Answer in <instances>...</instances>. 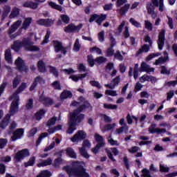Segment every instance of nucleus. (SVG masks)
I'll return each mask as SVG.
<instances>
[{"instance_id": "aec40b11", "label": "nucleus", "mask_w": 177, "mask_h": 177, "mask_svg": "<svg viewBox=\"0 0 177 177\" xmlns=\"http://www.w3.org/2000/svg\"><path fill=\"white\" fill-rule=\"evenodd\" d=\"M37 24H39V26H45L46 27H50V26H52V24H53L54 21L52 19H39L37 21Z\"/></svg>"}, {"instance_id": "dca6fc26", "label": "nucleus", "mask_w": 177, "mask_h": 177, "mask_svg": "<svg viewBox=\"0 0 177 177\" xmlns=\"http://www.w3.org/2000/svg\"><path fill=\"white\" fill-rule=\"evenodd\" d=\"M106 151L109 158L113 162L115 161V159H114V156H113H113H118V154H120V151L115 147L111 148V150L106 149Z\"/></svg>"}, {"instance_id": "39448f33", "label": "nucleus", "mask_w": 177, "mask_h": 177, "mask_svg": "<svg viewBox=\"0 0 177 177\" xmlns=\"http://www.w3.org/2000/svg\"><path fill=\"white\" fill-rule=\"evenodd\" d=\"M22 23L23 22L21 20H18L11 25V27L8 30V35L10 38L13 39L21 35V31H23L22 28H21L17 32L16 31L17 30V28L21 26Z\"/></svg>"}, {"instance_id": "4d7b16f0", "label": "nucleus", "mask_w": 177, "mask_h": 177, "mask_svg": "<svg viewBox=\"0 0 177 177\" xmlns=\"http://www.w3.org/2000/svg\"><path fill=\"white\" fill-rule=\"evenodd\" d=\"M53 87L54 89H57V91H62V86H60V82L58 81L54 82L53 84Z\"/></svg>"}, {"instance_id": "b1692460", "label": "nucleus", "mask_w": 177, "mask_h": 177, "mask_svg": "<svg viewBox=\"0 0 177 177\" xmlns=\"http://www.w3.org/2000/svg\"><path fill=\"white\" fill-rule=\"evenodd\" d=\"M163 55L165 57H160L158 59H157L155 62V64L156 66H158V64H161V63H165V62H167L168 60V53L167 51H165L163 53Z\"/></svg>"}, {"instance_id": "5fc2aeb1", "label": "nucleus", "mask_w": 177, "mask_h": 177, "mask_svg": "<svg viewBox=\"0 0 177 177\" xmlns=\"http://www.w3.org/2000/svg\"><path fill=\"white\" fill-rule=\"evenodd\" d=\"M145 28H147V30H149V31H151L153 30V24H151V21H145Z\"/></svg>"}, {"instance_id": "423d86ee", "label": "nucleus", "mask_w": 177, "mask_h": 177, "mask_svg": "<svg viewBox=\"0 0 177 177\" xmlns=\"http://www.w3.org/2000/svg\"><path fill=\"white\" fill-rule=\"evenodd\" d=\"M107 59L104 57H98L95 59H93V56L88 55L87 57V62L90 66V67H93L95 66V63L96 64H103V63H106Z\"/></svg>"}, {"instance_id": "e2e57ef3", "label": "nucleus", "mask_w": 177, "mask_h": 177, "mask_svg": "<svg viewBox=\"0 0 177 177\" xmlns=\"http://www.w3.org/2000/svg\"><path fill=\"white\" fill-rule=\"evenodd\" d=\"M47 136H48V133H41L37 141V145H39V143L42 142V139H44V138H46Z\"/></svg>"}, {"instance_id": "c85d7f7f", "label": "nucleus", "mask_w": 177, "mask_h": 177, "mask_svg": "<svg viewBox=\"0 0 177 177\" xmlns=\"http://www.w3.org/2000/svg\"><path fill=\"white\" fill-rule=\"evenodd\" d=\"M39 100L42 102V103L46 104V106H50L51 104H53V100H52V99L46 98L44 96L40 97Z\"/></svg>"}, {"instance_id": "37998d69", "label": "nucleus", "mask_w": 177, "mask_h": 177, "mask_svg": "<svg viewBox=\"0 0 177 177\" xmlns=\"http://www.w3.org/2000/svg\"><path fill=\"white\" fill-rule=\"evenodd\" d=\"M153 77L149 76L147 75H144L140 78V82H146V81H152Z\"/></svg>"}, {"instance_id": "4468645a", "label": "nucleus", "mask_w": 177, "mask_h": 177, "mask_svg": "<svg viewBox=\"0 0 177 177\" xmlns=\"http://www.w3.org/2000/svg\"><path fill=\"white\" fill-rule=\"evenodd\" d=\"M82 28V24H80L77 26L74 24H70L64 28L65 32H77Z\"/></svg>"}, {"instance_id": "58836bf2", "label": "nucleus", "mask_w": 177, "mask_h": 177, "mask_svg": "<svg viewBox=\"0 0 177 177\" xmlns=\"http://www.w3.org/2000/svg\"><path fill=\"white\" fill-rule=\"evenodd\" d=\"M115 124H109L106 126L104 127V129L102 128V127H100L101 131L102 132L104 133L106 132V131H111V129H113V128H114L115 127Z\"/></svg>"}, {"instance_id": "13d9d810", "label": "nucleus", "mask_w": 177, "mask_h": 177, "mask_svg": "<svg viewBox=\"0 0 177 177\" xmlns=\"http://www.w3.org/2000/svg\"><path fill=\"white\" fill-rule=\"evenodd\" d=\"M80 48H81L80 40L77 39L73 46V50H75V52H78V50H80Z\"/></svg>"}, {"instance_id": "6e6d98bb", "label": "nucleus", "mask_w": 177, "mask_h": 177, "mask_svg": "<svg viewBox=\"0 0 177 177\" xmlns=\"http://www.w3.org/2000/svg\"><path fill=\"white\" fill-rule=\"evenodd\" d=\"M35 162V157L32 156L29 159L27 163H25V166L26 167L32 166L34 165Z\"/></svg>"}, {"instance_id": "f704fd0d", "label": "nucleus", "mask_w": 177, "mask_h": 177, "mask_svg": "<svg viewBox=\"0 0 177 177\" xmlns=\"http://www.w3.org/2000/svg\"><path fill=\"white\" fill-rule=\"evenodd\" d=\"M50 164H52V159L48 158L37 164V167L41 168V167H46L48 165H50Z\"/></svg>"}, {"instance_id": "052dcab7", "label": "nucleus", "mask_w": 177, "mask_h": 177, "mask_svg": "<svg viewBox=\"0 0 177 177\" xmlns=\"http://www.w3.org/2000/svg\"><path fill=\"white\" fill-rule=\"evenodd\" d=\"M160 172H169V167H168L162 164H160Z\"/></svg>"}, {"instance_id": "393cba45", "label": "nucleus", "mask_w": 177, "mask_h": 177, "mask_svg": "<svg viewBox=\"0 0 177 177\" xmlns=\"http://www.w3.org/2000/svg\"><path fill=\"white\" fill-rule=\"evenodd\" d=\"M70 97H73V93L71 91L68 90H64L60 95L61 100H64L66 99H68Z\"/></svg>"}, {"instance_id": "c756f323", "label": "nucleus", "mask_w": 177, "mask_h": 177, "mask_svg": "<svg viewBox=\"0 0 177 177\" xmlns=\"http://www.w3.org/2000/svg\"><path fill=\"white\" fill-rule=\"evenodd\" d=\"M19 13H20V10L17 8V7L13 8L9 15V19H15V17H17Z\"/></svg>"}, {"instance_id": "bb28decb", "label": "nucleus", "mask_w": 177, "mask_h": 177, "mask_svg": "<svg viewBox=\"0 0 177 177\" xmlns=\"http://www.w3.org/2000/svg\"><path fill=\"white\" fill-rule=\"evenodd\" d=\"M86 77V74H79V75H72L69 78L74 81V82H78L80 80H84Z\"/></svg>"}, {"instance_id": "c03bdc74", "label": "nucleus", "mask_w": 177, "mask_h": 177, "mask_svg": "<svg viewBox=\"0 0 177 177\" xmlns=\"http://www.w3.org/2000/svg\"><path fill=\"white\" fill-rule=\"evenodd\" d=\"M37 132H38V129H37L36 127H33L28 131V137L32 138V136H35V133H37Z\"/></svg>"}, {"instance_id": "f8f14e48", "label": "nucleus", "mask_w": 177, "mask_h": 177, "mask_svg": "<svg viewBox=\"0 0 177 177\" xmlns=\"http://www.w3.org/2000/svg\"><path fill=\"white\" fill-rule=\"evenodd\" d=\"M15 65L17 66V68L19 71H24V73H27V71H28V67L24 64V61H23L20 57H18V59L15 60Z\"/></svg>"}, {"instance_id": "7c9ffc66", "label": "nucleus", "mask_w": 177, "mask_h": 177, "mask_svg": "<svg viewBox=\"0 0 177 177\" xmlns=\"http://www.w3.org/2000/svg\"><path fill=\"white\" fill-rule=\"evenodd\" d=\"M10 120V115L8 114L4 119L2 120V122L0 124L1 128H6L8 125L9 124V121Z\"/></svg>"}, {"instance_id": "a878e982", "label": "nucleus", "mask_w": 177, "mask_h": 177, "mask_svg": "<svg viewBox=\"0 0 177 177\" xmlns=\"http://www.w3.org/2000/svg\"><path fill=\"white\" fill-rule=\"evenodd\" d=\"M31 23H32V18L31 17L26 18L22 24V27H21L22 30H28Z\"/></svg>"}, {"instance_id": "f3484780", "label": "nucleus", "mask_w": 177, "mask_h": 177, "mask_svg": "<svg viewBox=\"0 0 177 177\" xmlns=\"http://www.w3.org/2000/svg\"><path fill=\"white\" fill-rule=\"evenodd\" d=\"M156 127H157V124H152L149 129V133H158V135H160L161 133H165V132L167 131L165 129H160V128H157Z\"/></svg>"}, {"instance_id": "49530a36", "label": "nucleus", "mask_w": 177, "mask_h": 177, "mask_svg": "<svg viewBox=\"0 0 177 177\" xmlns=\"http://www.w3.org/2000/svg\"><path fill=\"white\" fill-rule=\"evenodd\" d=\"M60 19L63 23H65V24H68V23H70V17L66 15H61Z\"/></svg>"}, {"instance_id": "4be33fe9", "label": "nucleus", "mask_w": 177, "mask_h": 177, "mask_svg": "<svg viewBox=\"0 0 177 177\" xmlns=\"http://www.w3.org/2000/svg\"><path fill=\"white\" fill-rule=\"evenodd\" d=\"M48 4L49 6H50V8H53V9H56V10H59V12H61V13L66 12V11L63 10V8L61 6L57 5L53 1H48Z\"/></svg>"}, {"instance_id": "9d476101", "label": "nucleus", "mask_w": 177, "mask_h": 177, "mask_svg": "<svg viewBox=\"0 0 177 177\" xmlns=\"http://www.w3.org/2000/svg\"><path fill=\"white\" fill-rule=\"evenodd\" d=\"M84 139H86V133L83 130H80L71 138V140L73 143H78Z\"/></svg>"}, {"instance_id": "a18cd8bd", "label": "nucleus", "mask_w": 177, "mask_h": 177, "mask_svg": "<svg viewBox=\"0 0 177 177\" xmlns=\"http://www.w3.org/2000/svg\"><path fill=\"white\" fill-rule=\"evenodd\" d=\"M129 21L132 24V26H134V27H136L137 28L142 27V25H140V23L138 22V21L135 20V19L133 18H131L129 19Z\"/></svg>"}, {"instance_id": "a19ab883", "label": "nucleus", "mask_w": 177, "mask_h": 177, "mask_svg": "<svg viewBox=\"0 0 177 177\" xmlns=\"http://www.w3.org/2000/svg\"><path fill=\"white\" fill-rule=\"evenodd\" d=\"M107 140L111 146H120V143H118V141L114 140V139L111 138V136H110L107 138Z\"/></svg>"}, {"instance_id": "774afa93", "label": "nucleus", "mask_w": 177, "mask_h": 177, "mask_svg": "<svg viewBox=\"0 0 177 177\" xmlns=\"http://www.w3.org/2000/svg\"><path fill=\"white\" fill-rule=\"evenodd\" d=\"M7 143L8 140L6 139H0V149H3Z\"/></svg>"}, {"instance_id": "e433bc0d", "label": "nucleus", "mask_w": 177, "mask_h": 177, "mask_svg": "<svg viewBox=\"0 0 177 177\" xmlns=\"http://www.w3.org/2000/svg\"><path fill=\"white\" fill-rule=\"evenodd\" d=\"M149 50H150V47L147 44H145L138 50L137 55H141V53H143L144 52L147 53Z\"/></svg>"}, {"instance_id": "2f4dec72", "label": "nucleus", "mask_w": 177, "mask_h": 177, "mask_svg": "<svg viewBox=\"0 0 177 177\" xmlns=\"http://www.w3.org/2000/svg\"><path fill=\"white\" fill-rule=\"evenodd\" d=\"M24 8H30V9H37L38 3L32 1H26L24 3Z\"/></svg>"}, {"instance_id": "de8ad7c7", "label": "nucleus", "mask_w": 177, "mask_h": 177, "mask_svg": "<svg viewBox=\"0 0 177 177\" xmlns=\"http://www.w3.org/2000/svg\"><path fill=\"white\" fill-rule=\"evenodd\" d=\"M104 109H108L109 110H115L118 106L116 104H104Z\"/></svg>"}, {"instance_id": "2eb2a0df", "label": "nucleus", "mask_w": 177, "mask_h": 177, "mask_svg": "<svg viewBox=\"0 0 177 177\" xmlns=\"http://www.w3.org/2000/svg\"><path fill=\"white\" fill-rule=\"evenodd\" d=\"M165 41V30H161L158 35V46L160 50H162Z\"/></svg>"}, {"instance_id": "680f3d73", "label": "nucleus", "mask_w": 177, "mask_h": 177, "mask_svg": "<svg viewBox=\"0 0 177 177\" xmlns=\"http://www.w3.org/2000/svg\"><path fill=\"white\" fill-rule=\"evenodd\" d=\"M129 9V4H126L123 8L120 9L121 15H125Z\"/></svg>"}, {"instance_id": "ddd939ff", "label": "nucleus", "mask_w": 177, "mask_h": 177, "mask_svg": "<svg viewBox=\"0 0 177 177\" xmlns=\"http://www.w3.org/2000/svg\"><path fill=\"white\" fill-rule=\"evenodd\" d=\"M53 46H54L55 52L56 53H59V52H61L62 55H66V53H67V50L65 48L63 47V46L62 45V42L60 41H53Z\"/></svg>"}, {"instance_id": "72a5a7b5", "label": "nucleus", "mask_w": 177, "mask_h": 177, "mask_svg": "<svg viewBox=\"0 0 177 177\" xmlns=\"http://www.w3.org/2000/svg\"><path fill=\"white\" fill-rule=\"evenodd\" d=\"M45 110L41 109L35 115V120H37V121H39V120H41L44 117V115H45Z\"/></svg>"}, {"instance_id": "9b49d317", "label": "nucleus", "mask_w": 177, "mask_h": 177, "mask_svg": "<svg viewBox=\"0 0 177 177\" xmlns=\"http://www.w3.org/2000/svg\"><path fill=\"white\" fill-rule=\"evenodd\" d=\"M95 139L96 142H97V145L95 148H93L91 149L92 152L94 153V154H97V153L99 151L100 149V147H104V141L103 140V137L102 136L95 133Z\"/></svg>"}, {"instance_id": "5701e85b", "label": "nucleus", "mask_w": 177, "mask_h": 177, "mask_svg": "<svg viewBox=\"0 0 177 177\" xmlns=\"http://www.w3.org/2000/svg\"><path fill=\"white\" fill-rule=\"evenodd\" d=\"M11 10H12V8L10 7V6H8V5L4 6L3 7L2 18L6 19V17H8Z\"/></svg>"}, {"instance_id": "603ef678", "label": "nucleus", "mask_w": 177, "mask_h": 177, "mask_svg": "<svg viewBox=\"0 0 177 177\" xmlns=\"http://www.w3.org/2000/svg\"><path fill=\"white\" fill-rule=\"evenodd\" d=\"M49 37H50V30H47V32L45 35L44 39L43 40L41 45H45V44H48Z\"/></svg>"}, {"instance_id": "f03ea898", "label": "nucleus", "mask_w": 177, "mask_h": 177, "mask_svg": "<svg viewBox=\"0 0 177 177\" xmlns=\"http://www.w3.org/2000/svg\"><path fill=\"white\" fill-rule=\"evenodd\" d=\"M85 109V105H81L77 111H75L72 113H71L70 119H69V128L67 130V133L71 135L73 132H74L76 129L75 125L76 122H81L84 118L85 115L81 113L82 110Z\"/></svg>"}, {"instance_id": "864d4df0", "label": "nucleus", "mask_w": 177, "mask_h": 177, "mask_svg": "<svg viewBox=\"0 0 177 177\" xmlns=\"http://www.w3.org/2000/svg\"><path fill=\"white\" fill-rule=\"evenodd\" d=\"M56 121H57V118L56 117L50 118L47 122V126L52 127V125H55V124H56Z\"/></svg>"}, {"instance_id": "09e8293b", "label": "nucleus", "mask_w": 177, "mask_h": 177, "mask_svg": "<svg viewBox=\"0 0 177 177\" xmlns=\"http://www.w3.org/2000/svg\"><path fill=\"white\" fill-rule=\"evenodd\" d=\"M158 6L159 8V12H163L165 10V6H164V0H159V3H158Z\"/></svg>"}, {"instance_id": "f257e3e1", "label": "nucleus", "mask_w": 177, "mask_h": 177, "mask_svg": "<svg viewBox=\"0 0 177 177\" xmlns=\"http://www.w3.org/2000/svg\"><path fill=\"white\" fill-rule=\"evenodd\" d=\"M32 38H34L35 41L37 39L35 35L30 33V37L24 39L22 42L20 41H15L12 46V49L15 52H19L20 48L24 46L25 49H27V50H30V52H37L39 50V48L32 45L34 44L32 41Z\"/></svg>"}, {"instance_id": "bf43d9fd", "label": "nucleus", "mask_w": 177, "mask_h": 177, "mask_svg": "<svg viewBox=\"0 0 177 177\" xmlns=\"http://www.w3.org/2000/svg\"><path fill=\"white\" fill-rule=\"evenodd\" d=\"M50 172L48 171H43L37 177H50Z\"/></svg>"}, {"instance_id": "473e14b6", "label": "nucleus", "mask_w": 177, "mask_h": 177, "mask_svg": "<svg viewBox=\"0 0 177 177\" xmlns=\"http://www.w3.org/2000/svg\"><path fill=\"white\" fill-rule=\"evenodd\" d=\"M37 67L39 68V71L41 73H45V71H46V66L45 65V62L42 60L37 62Z\"/></svg>"}, {"instance_id": "69168bd1", "label": "nucleus", "mask_w": 177, "mask_h": 177, "mask_svg": "<svg viewBox=\"0 0 177 177\" xmlns=\"http://www.w3.org/2000/svg\"><path fill=\"white\" fill-rule=\"evenodd\" d=\"M158 56H161V53H158L151 54V55H149L147 57V61L151 60V59H153V57H158Z\"/></svg>"}, {"instance_id": "0e129e2a", "label": "nucleus", "mask_w": 177, "mask_h": 177, "mask_svg": "<svg viewBox=\"0 0 177 177\" xmlns=\"http://www.w3.org/2000/svg\"><path fill=\"white\" fill-rule=\"evenodd\" d=\"M105 93L106 95H109V96H117V91H113V90H106L105 91Z\"/></svg>"}, {"instance_id": "cd10ccee", "label": "nucleus", "mask_w": 177, "mask_h": 177, "mask_svg": "<svg viewBox=\"0 0 177 177\" xmlns=\"http://www.w3.org/2000/svg\"><path fill=\"white\" fill-rule=\"evenodd\" d=\"M141 70L142 71H146L147 73H153L154 71V68H151L147 64L142 62L141 64Z\"/></svg>"}, {"instance_id": "1a4fd4ad", "label": "nucleus", "mask_w": 177, "mask_h": 177, "mask_svg": "<svg viewBox=\"0 0 177 177\" xmlns=\"http://www.w3.org/2000/svg\"><path fill=\"white\" fill-rule=\"evenodd\" d=\"M84 139H86V133L83 130H80L71 138V140L73 143H78Z\"/></svg>"}, {"instance_id": "412c9836", "label": "nucleus", "mask_w": 177, "mask_h": 177, "mask_svg": "<svg viewBox=\"0 0 177 177\" xmlns=\"http://www.w3.org/2000/svg\"><path fill=\"white\" fill-rule=\"evenodd\" d=\"M45 83V80H44V79L39 76L37 77L32 84L31 85L30 88V91H34V89H35V88H37V85H38V84H44Z\"/></svg>"}, {"instance_id": "6ab92c4d", "label": "nucleus", "mask_w": 177, "mask_h": 177, "mask_svg": "<svg viewBox=\"0 0 177 177\" xmlns=\"http://www.w3.org/2000/svg\"><path fill=\"white\" fill-rule=\"evenodd\" d=\"M24 135V130L23 129H17L12 136V140H17V139H21L22 136Z\"/></svg>"}, {"instance_id": "a211bd4d", "label": "nucleus", "mask_w": 177, "mask_h": 177, "mask_svg": "<svg viewBox=\"0 0 177 177\" xmlns=\"http://www.w3.org/2000/svg\"><path fill=\"white\" fill-rule=\"evenodd\" d=\"M121 82V77L120 76H117L115 77L109 84H105V86H107L109 88V89H114L115 86H118V84Z\"/></svg>"}, {"instance_id": "20e7f679", "label": "nucleus", "mask_w": 177, "mask_h": 177, "mask_svg": "<svg viewBox=\"0 0 177 177\" xmlns=\"http://www.w3.org/2000/svg\"><path fill=\"white\" fill-rule=\"evenodd\" d=\"M26 88H27V84L22 83L17 88V91L11 96V100H12L10 109L11 115H15V114L19 111V100H20L19 93H21Z\"/></svg>"}, {"instance_id": "0eeeda50", "label": "nucleus", "mask_w": 177, "mask_h": 177, "mask_svg": "<svg viewBox=\"0 0 177 177\" xmlns=\"http://www.w3.org/2000/svg\"><path fill=\"white\" fill-rule=\"evenodd\" d=\"M28 156H30V151L27 149H24L15 153L14 159L16 162H20V161Z\"/></svg>"}, {"instance_id": "ea45409f", "label": "nucleus", "mask_w": 177, "mask_h": 177, "mask_svg": "<svg viewBox=\"0 0 177 177\" xmlns=\"http://www.w3.org/2000/svg\"><path fill=\"white\" fill-rule=\"evenodd\" d=\"M63 126H62V124H58L57 126H56L54 128H50L48 130V132H49L50 133H55V132L57 131H61L62 128Z\"/></svg>"}, {"instance_id": "c9c22d12", "label": "nucleus", "mask_w": 177, "mask_h": 177, "mask_svg": "<svg viewBox=\"0 0 177 177\" xmlns=\"http://www.w3.org/2000/svg\"><path fill=\"white\" fill-rule=\"evenodd\" d=\"M5 59L8 63H12V53H10V49L6 50Z\"/></svg>"}, {"instance_id": "3c124183", "label": "nucleus", "mask_w": 177, "mask_h": 177, "mask_svg": "<svg viewBox=\"0 0 177 177\" xmlns=\"http://www.w3.org/2000/svg\"><path fill=\"white\" fill-rule=\"evenodd\" d=\"M106 17H107V15H102L101 16L98 15L96 23L99 25L102 24V21L106 20Z\"/></svg>"}, {"instance_id": "8fccbe9b", "label": "nucleus", "mask_w": 177, "mask_h": 177, "mask_svg": "<svg viewBox=\"0 0 177 177\" xmlns=\"http://www.w3.org/2000/svg\"><path fill=\"white\" fill-rule=\"evenodd\" d=\"M147 10L148 13H153V12L156 10V7H154V6L151 5V3H147Z\"/></svg>"}, {"instance_id": "338daca9", "label": "nucleus", "mask_w": 177, "mask_h": 177, "mask_svg": "<svg viewBox=\"0 0 177 177\" xmlns=\"http://www.w3.org/2000/svg\"><path fill=\"white\" fill-rule=\"evenodd\" d=\"M98 39H99L100 42L104 41V31H102L98 33Z\"/></svg>"}, {"instance_id": "6e6552de", "label": "nucleus", "mask_w": 177, "mask_h": 177, "mask_svg": "<svg viewBox=\"0 0 177 177\" xmlns=\"http://www.w3.org/2000/svg\"><path fill=\"white\" fill-rule=\"evenodd\" d=\"M91 142L88 140H84L82 143V147L79 148L80 153L84 158H89V154L86 152V149H91Z\"/></svg>"}, {"instance_id": "4c0bfd02", "label": "nucleus", "mask_w": 177, "mask_h": 177, "mask_svg": "<svg viewBox=\"0 0 177 177\" xmlns=\"http://www.w3.org/2000/svg\"><path fill=\"white\" fill-rule=\"evenodd\" d=\"M66 153L71 158H77V154L75 153V152L74 151V149H73V148H70V147L66 149Z\"/></svg>"}, {"instance_id": "7ed1b4c3", "label": "nucleus", "mask_w": 177, "mask_h": 177, "mask_svg": "<svg viewBox=\"0 0 177 177\" xmlns=\"http://www.w3.org/2000/svg\"><path fill=\"white\" fill-rule=\"evenodd\" d=\"M82 165H84V162H74L73 166L77 167V168L72 169L71 167L67 166L65 167V171H66L69 176L89 177V174L85 171V169Z\"/></svg>"}, {"instance_id": "79ce46f5", "label": "nucleus", "mask_w": 177, "mask_h": 177, "mask_svg": "<svg viewBox=\"0 0 177 177\" xmlns=\"http://www.w3.org/2000/svg\"><path fill=\"white\" fill-rule=\"evenodd\" d=\"M90 52L91 53H97V55H102V49L97 46H94L90 48Z\"/></svg>"}]
</instances>
